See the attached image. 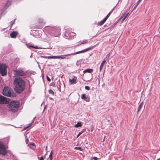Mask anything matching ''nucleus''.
Returning <instances> with one entry per match:
<instances>
[{
	"label": "nucleus",
	"mask_w": 160,
	"mask_h": 160,
	"mask_svg": "<svg viewBox=\"0 0 160 160\" xmlns=\"http://www.w3.org/2000/svg\"><path fill=\"white\" fill-rule=\"evenodd\" d=\"M15 90L18 93L22 92L24 89L25 82L21 78H15L13 81Z\"/></svg>",
	"instance_id": "f257e3e1"
},
{
	"label": "nucleus",
	"mask_w": 160,
	"mask_h": 160,
	"mask_svg": "<svg viewBox=\"0 0 160 160\" xmlns=\"http://www.w3.org/2000/svg\"><path fill=\"white\" fill-rule=\"evenodd\" d=\"M94 47L93 46L91 48H86L85 49L83 50L77 52H76L75 53L69 54H68L64 55H61V56H58V59H64L66 58V57L68 55H74L76 54H79V53H82V52H86L88 50L92 49V48H94Z\"/></svg>",
	"instance_id": "f03ea898"
},
{
	"label": "nucleus",
	"mask_w": 160,
	"mask_h": 160,
	"mask_svg": "<svg viewBox=\"0 0 160 160\" xmlns=\"http://www.w3.org/2000/svg\"><path fill=\"white\" fill-rule=\"evenodd\" d=\"M19 106V103L18 102L13 101L10 102L8 107L9 110L15 112L17 110Z\"/></svg>",
	"instance_id": "7ed1b4c3"
},
{
	"label": "nucleus",
	"mask_w": 160,
	"mask_h": 160,
	"mask_svg": "<svg viewBox=\"0 0 160 160\" xmlns=\"http://www.w3.org/2000/svg\"><path fill=\"white\" fill-rule=\"evenodd\" d=\"M2 94L5 96L11 97H14L15 96L14 94L11 92V88L8 87H4Z\"/></svg>",
	"instance_id": "20e7f679"
},
{
	"label": "nucleus",
	"mask_w": 160,
	"mask_h": 160,
	"mask_svg": "<svg viewBox=\"0 0 160 160\" xmlns=\"http://www.w3.org/2000/svg\"><path fill=\"white\" fill-rule=\"evenodd\" d=\"M7 66L4 64H0V72L2 76L7 74Z\"/></svg>",
	"instance_id": "39448f33"
},
{
	"label": "nucleus",
	"mask_w": 160,
	"mask_h": 160,
	"mask_svg": "<svg viewBox=\"0 0 160 160\" xmlns=\"http://www.w3.org/2000/svg\"><path fill=\"white\" fill-rule=\"evenodd\" d=\"M14 74L15 76H24L26 75L27 72L23 70L19 69L14 71Z\"/></svg>",
	"instance_id": "423d86ee"
},
{
	"label": "nucleus",
	"mask_w": 160,
	"mask_h": 160,
	"mask_svg": "<svg viewBox=\"0 0 160 160\" xmlns=\"http://www.w3.org/2000/svg\"><path fill=\"white\" fill-rule=\"evenodd\" d=\"M76 36V34L73 32H66L65 33V37L66 39H72L73 38Z\"/></svg>",
	"instance_id": "0eeeda50"
},
{
	"label": "nucleus",
	"mask_w": 160,
	"mask_h": 160,
	"mask_svg": "<svg viewBox=\"0 0 160 160\" xmlns=\"http://www.w3.org/2000/svg\"><path fill=\"white\" fill-rule=\"evenodd\" d=\"M7 152L4 145L0 142V154L5 155Z\"/></svg>",
	"instance_id": "6e6552de"
},
{
	"label": "nucleus",
	"mask_w": 160,
	"mask_h": 160,
	"mask_svg": "<svg viewBox=\"0 0 160 160\" xmlns=\"http://www.w3.org/2000/svg\"><path fill=\"white\" fill-rule=\"evenodd\" d=\"M9 102L8 99H7L2 96H0V104H6L8 103Z\"/></svg>",
	"instance_id": "1a4fd4ad"
},
{
	"label": "nucleus",
	"mask_w": 160,
	"mask_h": 160,
	"mask_svg": "<svg viewBox=\"0 0 160 160\" xmlns=\"http://www.w3.org/2000/svg\"><path fill=\"white\" fill-rule=\"evenodd\" d=\"M77 78L73 76L72 78L69 79V83L71 85L75 84L77 82Z\"/></svg>",
	"instance_id": "9d476101"
},
{
	"label": "nucleus",
	"mask_w": 160,
	"mask_h": 160,
	"mask_svg": "<svg viewBox=\"0 0 160 160\" xmlns=\"http://www.w3.org/2000/svg\"><path fill=\"white\" fill-rule=\"evenodd\" d=\"M53 29V28L51 26H48L45 27L43 29L44 31L49 33L51 32Z\"/></svg>",
	"instance_id": "9b49d317"
},
{
	"label": "nucleus",
	"mask_w": 160,
	"mask_h": 160,
	"mask_svg": "<svg viewBox=\"0 0 160 160\" xmlns=\"http://www.w3.org/2000/svg\"><path fill=\"white\" fill-rule=\"evenodd\" d=\"M81 98L82 99L84 100L86 102H89L90 101V98L86 97V95L85 94H82L81 96Z\"/></svg>",
	"instance_id": "f8f14e48"
},
{
	"label": "nucleus",
	"mask_w": 160,
	"mask_h": 160,
	"mask_svg": "<svg viewBox=\"0 0 160 160\" xmlns=\"http://www.w3.org/2000/svg\"><path fill=\"white\" fill-rule=\"evenodd\" d=\"M18 33L17 32L13 31L10 34V36L12 38H15L17 36Z\"/></svg>",
	"instance_id": "ddd939ff"
},
{
	"label": "nucleus",
	"mask_w": 160,
	"mask_h": 160,
	"mask_svg": "<svg viewBox=\"0 0 160 160\" xmlns=\"http://www.w3.org/2000/svg\"><path fill=\"white\" fill-rule=\"evenodd\" d=\"M26 45H27V47L28 48H35L36 49H38L40 48L38 47L37 46H32V45H29L28 44H26Z\"/></svg>",
	"instance_id": "4468645a"
},
{
	"label": "nucleus",
	"mask_w": 160,
	"mask_h": 160,
	"mask_svg": "<svg viewBox=\"0 0 160 160\" xmlns=\"http://www.w3.org/2000/svg\"><path fill=\"white\" fill-rule=\"evenodd\" d=\"M106 62V61L105 60H104L102 62L101 64L100 65V68H99L100 72H101V70L103 67V66L104 64H105V63Z\"/></svg>",
	"instance_id": "2eb2a0df"
},
{
	"label": "nucleus",
	"mask_w": 160,
	"mask_h": 160,
	"mask_svg": "<svg viewBox=\"0 0 160 160\" xmlns=\"http://www.w3.org/2000/svg\"><path fill=\"white\" fill-rule=\"evenodd\" d=\"M28 145L29 148L32 149H34L36 147L35 144L32 142L30 143Z\"/></svg>",
	"instance_id": "dca6fc26"
},
{
	"label": "nucleus",
	"mask_w": 160,
	"mask_h": 160,
	"mask_svg": "<svg viewBox=\"0 0 160 160\" xmlns=\"http://www.w3.org/2000/svg\"><path fill=\"white\" fill-rule=\"evenodd\" d=\"M93 71L92 69H87L83 71V73H85L86 72H89L90 73L92 72Z\"/></svg>",
	"instance_id": "f3484780"
},
{
	"label": "nucleus",
	"mask_w": 160,
	"mask_h": 160,
	"mask_svg": "<svg viewBox=\"0 0 160 160\" xmlns=\"http://www.w3.org/2000/svg\"><path fill=\"white\" fill-rule=\"evenodd\" d=\"M82 126V123L81 122H78L76 124L74 125V127L76 128H78L81 127Z\"/></svg>",
	"instance_id": "a211bd4d"
},
{
	"label": "nucleus",
	"mask_w": 160,
	"mask_h": 160,
	"mask_svg": "<svg viewBox=\"0 0 160 160\" xmlns=\"http://www.w3.org/2000/svg\"><path fill=\"white\" fill-rule=\"evenodd\" d=\"M11 4V2L9 1H8L7 3L4 6V8L6 9Z\"/></svg>",
	"instance_id": "6ab92c4d"
},
{
	"label": "nucleus",
	"mask_w": 160,
	"mask_h": 160,
	"mask_svg": "<svg viewBox=\"0 0 160 160\" xmlns=\"http://www.w3.org/2000/svg\"><path fill=\"white\" fill-rule=\"evenodd\" d=\"M142 103H141L139 106L138 108V112H139L140 111L141 109L142 108Z\"/></svg>",
	"instance_id": "aec40b11"
},
{
	"label": "nucleus",
	"mask_w": 160,
	"mask_h": 160,
	"mask_svg": "<svg viewBox=\"0 0 160 160\" xmlns=\"http://www.w3.org/2000/svg\"><path fill=\"white\" fill-rule=\"evenodd\" d=\"M106 20L104 19L100 21L99 22V24L100 25H102V24L104 23L105 22Z\"/></svg>",
	"instance_id": "412c9836"
},
{
	"label": "nucleus",
	"mask_w": 160,
	"mask_h": 160,
	"mask_svg": "<svg viewBox=\"0 0 160 160\" xmlns=\"http://www.w3.org/2000/svg\"><path fill=\"white\" fill-rule=\"evenodd\" d=\"M74 149L75 150H79L80 151H82V149L80 147H75L74 148Z\"/></svg>",
	"instance_id": "4be33fe9"
},
{
	"label": "nucleus",
	"mask_w": 160,
	"mask_h": 160,
	"mask_svg": "<svg viewBox=\"0 0 160 160\" xmlns=\"http://www.w3.org/2000/svg\"><path fill=\"white\" fill-rule=\"evenodd\" d=\"M128 14V13L125 15L124 16V18L122 20V22H123L125 19L127 18Z\"/></svg>",
	"instance_id": "5701e85b"
},
{
	"label": "nucleus",
	"mask_w": 160,
	"mask_h": 160,
	"mask_svg": "<svg viewBox=\"0 0 160 160\" xmlns=\"http://www.w3.org/2000/svg\"><path fill=\"white\" fill-rule=\"evenodd\" d=\"M48 92H49V94H52V95H54V92L51 89L49 90H48Z\"/></svg>",
	"instance_id": "b1692460"
},
{
	"label": "nucleus",
	"mask_w": 160,
	"mask_h": 160,
	"mask_svg": "<svg viewBox=\"0 0 160 160\" xmlns=\"http://www.w3.org/2000/svg\"><path fill=\"white\" fill-rule=\"evenodd\" d=\"M49 58H50V59H58V56H50Z\"/></svg>",
	"instance_id": "393cba45"
},
{
	"label": "nucleus",
	"mask_w": 160,
	"mask_h": 160,
	"mask_svg": "<svg viewBox=\"0 0 160 160\" xmlns=\"http://www.w3.org/2000/svg\"><path fill=\"white\" fill-rule=\"evenodd\" d=\"M84 130H83V131H82L81 132H79L78 135L77 136V138H78L80 135L84 132Z\"/></svg>",
	"instance_id": "a878e982"
},
{
	"label": "nucleus",
	"mask_w": 160,
	"mask_h": 160,
	"mask_svg": "<svg viewBox=\"0 0 160 160\" xmlns=\"http://www.w3.org/2000/svg\"><path fill=\"white\" fill-rule=\"evenodd\" d=\"M88 42V40H84L82 41L80 44H82L84 43H87Z\"/></svg>",
	"instance_id": "bb28decb"
},
{
	"label": "nucleus",
	"mask_w": 160,
	"mask_h": 160,
	"mask_svg": "<svg viewBox=\"0 0 160 160\" xmlns=\"http://www.w3.org/2000/svg\"><path fill=\"white\" fill-rule=\"evenodd\" d=\"M52 154H53V152H52V151L50 154H49V158H52Z\"/></svg>",
	"instance_id": "cd10ccee"
},
{
	"label": "nucleus",
	"mask_w": 160,
	"mask_h": 160,
	"mask_svg": "<svg viewBox=\"0 0 160 160\" xmlns=\"http://www.w3.org/2000/svg\"><path fill=\"white\" fill-rule=\"evenodd\" d=\"M85 88L86 90H90V87L88 86H85Z\"/></svg>",
	"instance_id": "c85d7f7f"
},
{
	"label": "nucleus",
	"mask_w": 160,
	"mask_h": 160,
	"mask_svg": "<svg viewBox=\"0 0 160 160\" xmlns=\"http://www.w3.org/2000/svg\"><path fill=\"white\" fill-rule=\"evenodd\" d=\"M15 19L13 21H12L11 22V27H12V25L14 24Z\"/></svg>",
	"instance_id": "c756f323"
},
{
	"label": "nucleus",
	"mask_w": 160,
	"mask_h": 160,
	"mask_svg": "<svg viewBox=\"0 0 160 160\" xmlns=\"http://www.w3.org/2000/svg\"><path fill=\"white\" fill-rule=\"evenodd\" d=\"M47 80L49 81V82H50L51 81V79H50V78L48 76H47Z\"/></svg>",
	"instance_id": "7c9ffc66"
},
{
	"label": "nucleus",
	"mask_w": 160,
	"mask_h": 160,
	"mask_svg": "<svg viewBox=\"0 0 160 160\" xmlns=\"http://www.w3.org/2000/svg\"><path fill=\"white\" fill-rule=\"evenodd\" d=\"M50 56H44V58H49V59H50V58H49V57H50Z\"/></svg>",
	"instance_id": "2f4dec72"
},
{
	"label": "nucleus",
	"mask_w": 160,
	"mask_h": 160,
	"mask_svg": "<svg viewBox=\"0 0 160 160\" xmlns=\"http://www.w3.org/2000/svg\"><path fill=\"white\" fill-rule=\"evenodd\" d=\"M93 159L94 160H97L98 158L96 157H94L93 158Z\"/></svg>",
	"instance_id": "473e14b6"
},
{
	"label": "nucleus",
	"mask_w": 160,
	"mask_h": 160,
	"mask_svg": "<svg viewBox=\"0 0 160 160\" xmlns=\"http://www.w3.org/2000/svg\"><path fill=\"white\" fill-rule=\"evenodd\" d=\"M109 16H108V15H107L106 17H105V18L104 19H105V20H106L107 19V18H108V17H109Z\"/></svg>",
	"instance_id": "72a5a7b5"
},
{
	"label": "nucleus",
	"mask_w": 160,
	"mask_h": 160,
	"mask_svg": "<svg viewBox=\"0 0 160 160\" xmlns=\"http://www.w3.org/2000/svg\"><path fill=\"white\" fill-rule=\"evenodd\" d=\"M43 159H44V158H43V157L42 156L40 158L39 160H43Z\"/></svg>",
	"instance_id": "f704fd0d"
},
{
	"label": "nucleus",
	"mask_w": 160,
	"mask_h": 160,
	"mask_svg": "<svg viewBox=\"0 0 160 160\" xmlns=\"http://www.w3.org/2000/svg\"><path fill=\"white\" fill-rule=\"evenodd\" d=\"M28 142H29V140L28 139H27L26 140V143H28Z\"/></svg>",
	"instance_id": "c9c22d12"
},
{
	"label": "nucleus",
	"mask_w": 160,
	"mask_h": 160,
	"mask_svg": "<svg viewBox=\"0 0 160 160\" xmlns=\"http://www.w3.org/2000/svg\"><path fill=\"white\" fill-rule=\"evenodd\" d=\"M113 10V9L107 15H108V16H109L111 13L112 12Z\"/></svg>",
	"instance_id": "e433bc0d"
},
{
	"label": "nucleus",
	"mask_w": 160,
	"mask_h": 160,
	"mask_svg": "<svg viewBox=\"0 0 160 160\" xmlns=\"http://www.w3.org/2000/svg\"><path fill=\"white\" fill-rule=\"evenodd\" d=\"M142 0H138V4Z\"/></svg>",
	"instance_id": "4c0bfd02"
},
{
	"label": "nucleus",
	"mask_w": 160,
	"mask_h": 160,
	"mask_svg": "<svg viewBox=\"0 0 160 160\" xmlns=\"http://www.w3.org/2000/svg\"><path fill=\"white\" fill-rule=\"evenodd\" d=\"M110 54L109 53L107 55V57H109L110 56Z\"/></svg>",
	"instance_id": "58836bf2"
},
{
	"label": "nucleus",
	"mask_w": 160,
	"mask_h": 160,
	"mask_svg": "<svg viewBox=\"0 0 160 160\" xmlns=\"http://www.w3.org/2000/svg\"><path fill=\"white\" fill-rule=\"evenodd\" d=\"M50 158V160H52V158Z\"/></svg>",
	"instance_id": "ea45409f"
},
{
	"label": "nucleus",
	"mask_w": 160,
	"mask_h": 160,
	"mask_svg": "<svg viewBox=\"0 0 160 160\" xmlns=\"http://www.w3.org/2000/svg\"><path fill=\"white\" fill-rule=\"evenodd\" d=\"M157 160H160V158L157 159Z\"/></svg>",
	"instance_id": "a19ab883"
},
{
	"label": "nucleus",
	"mask_w": 160,
	"mask_h": 160,
	"mask_svg": "<svg viewBox=\"0 0 160 160\" xmlns=\"http://www.w3.org/2000/svg\"><path fill=\"white\" fill-rule=\"evenodd\" d=\"M138 5V2H137V4H136V6H137Z\"/></svg>",
	"instance_id": "79ce46f5"
},
{
	"label": "nucleus",
	"mask_w": 160,
	"mask_h": 160,
	"mask_svg": "<svg viewBox=\"0 0 160 160\" xmlns=\"http://www.w3.org/2000/svg\"><path fill=\"white\" fill-rule=\"evenodd\" d=\"M31 124H30L29 126H28V127H29L30 126ZM27 128H28V127Z\"/></svg>",
	"instance_id": "37998d69"
},
{
	"label": "nucleus",
	"mask_w": 160,
	"mask_h": 160,
	"mask_svg": "<svg viewBox=\"0 0 160 160\" xmlns=\"http://www.w3.org/2000/svg\"><path fill=\"white\" fill-rule=\"evenodd\" d=\"M137 6H136V5L135 6V8Z\"/></svg>",
	"instance_id": "c03bdc74"
},
{
	"label": "nucleus",
	"mask_w": 160,
	"mask_h": 160,
	"mask_svg": "<svg viewBox=\"0 0 160 160\" xmlns=\"http://www.w3.org/2000/svg\"><path fill=\"white\" fill-rule=\"evenodd\" d=\"M105 138H104V140H105Z\"/></svg>",
	"instance_id": "a18cd8bd"
}]
</instances>
